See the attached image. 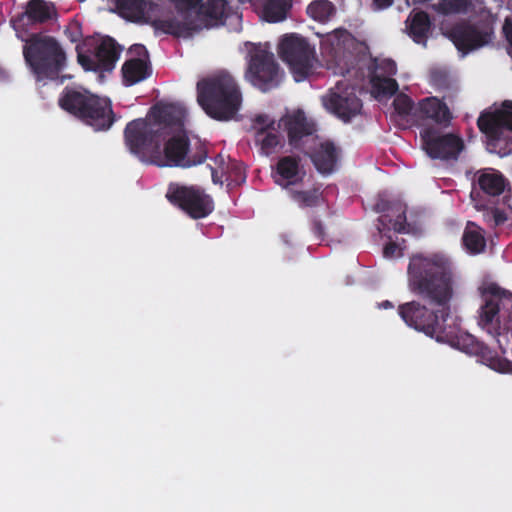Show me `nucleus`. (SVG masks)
<instances>
[{
	"instance_id": "f257e3e1",
	"label": "nucleus",
	"mask_w": 512,
	"mask_h": 512,
	"mask_svg": "<svg viewBox=\"0 0 512 512\" xmlns=\"http://www.w3.org/2000/svg\"><path fill=\"white\" fill-rule=\"evenodd\" d=\"M409 290L437 310L412 300L398 306L404 323L426 336L439 340L451 313L457 289V275L450 259L439 252L415 253L407 267Z\"/></svg>"
},
{
	"instance_id": "f03ea898",
	"label": "nucleus",
	"mask_w": 512,
	"mask_h": 512,
	"mask_svg": "<svg viewBox=\"0 0 512 512\" xmlns=\"http://www.w3.org/2000/svg\"><path fill=\"white\" fill-rule=\"evenodd\" d=\"M131 153L158 167L190 168L205 162L208 150L204 143L197 141L193 145L184 131L170 134L168 137L147 139L143 146H127Z\"/></svg>"
},
{
	"instance_id": "7ed1b4c3",
	"label": "nucleus",
	"mask_w": 512,
	"mask_h": 512,
	"mask_svg": "<svg viewBox=\"0 0 512 512\" xmlns=\"http://www.w3.org/2000/svg\"><path fill=\"white\" fill-rule=\"evenodd\" d=\"M197 102L216 121L235 118L242 105V92L234 77L220 72L197 82Z\"/></svg>"
},
{
	"instance_id": "20e7f679",
	"label": "nucleus",
	"mask_w": 512,
	"mask_h": 512,
	"mask_svg": "<svg viewBox=\"0 0 512 512\" xmlns=\"http://www.w3.org/2000/svg\"><path fill=\"white\" fill-rule=\"evenodd\" d=\"M23 57L38 81L57 80L67 65V55L61 43L44 33L26 36Z\"/></svg>"
},
{
	"instance_id": "39448f33",
	"label": "nucleus",
	"mask_w": 512,
	"mask_h": 512,
	"mask_svg": "<svg viewBox=\"0 0 512 512\" xmlns=\"http://www.w3.org/2000/svg\"><path fill=\"white\" fill-rule=\"evenodd\" d=\"M184 110L172 103L153 105L148 113V118H138L130 121L124 130V138L127 146L136 149L143 146L144 142L155 137H168L172 128L183 126Z\"/></svg>"
},
{
	"instance_id": "423d86ee",
	"label": "nucleus",
	"mask_w": 512,
	"mask_h": 512,
	"mask_svg": "<svg viewBox=\"0 0 512 512\" xmlns=\"http://www.w3.org/2000/svg\"><path fill=\"white\" fill-rule=\"evenodd\" d=\"M508 180L498 171L484 169L478 171L472 182L471 200L476 210L483 211L484 220L498 226L507 220L505 196Z\"/></svg>"
},
{
	"instance_id": "0eeeda50",
	"label": "nucleus",
	"mask_w": 512,
	"mask_h": 512,
	"mask_svg": "<svg viewBox=\"0 0 512 512\" xmlns=\"http://www.w3.org/2000/svg\"><path fill=\"white\" fill-rule=\"evenodd\" d=\"M59 106L95 130H107L115 121L111 101L87 91L65 87L58 99Z\"/></svg>"
},
{
	"instance_id": "6e6552de",
	"label": "nucleus",
	"mask_w": 512,
	"mask_h": 512,
	"mask_svg": "<svg viewBox=\"0 0 512 512\" xmlns=\"http://www.w3.org/2000/svg\"><path fill=\"white\" fill-rule=\"evenodd\" d=\"M479 292V325L493 337L505 336L512 330V293L493 282L483 283Z\"/></svg>"
},
{
	"instance_id": "1a4fd4ad",
	"label": "nucleus",
	"mask_w": 512,
	"mask_h": 512,
	"mask_svg": "<svg viewBox=\"0 0 512 512\" xmlns=\"http://www.w3.org/2000/svg\"><path fill=\"white\" fill-rule=\"evenodd\" d=\"M438 342H446L457 349L480 358L481 362L499 373H511L512 362L499 356L484 342L475 336L459 330L455 325L447 324Z\"/></svg>"
},
{
	"instance_id": "9d476101",
	"label": "nucleus",
	"mask_w": 512,
	"mask_h": 512,
	"mask_svg": "<svg viewBox=\"0 0 512 512\" xmlns=\"http://www.w3.org/2000/svg\"><path fill=\"white\" fill-rule=\"evenodd\" d=\"M278 54L297 82L313 73L316 51L305 37L297 33L285 34L279 41Z\"/></svg>"
},
{
	"instance_id": "9b49d317",
	"label": "nucleus",
	"mask_w": 512,
	"mask_h": 512,
	"mask_svg": "<svg viewBox=\"0 0 512 512\" xmlns=\"http://www.w3.org/2000/svg\"><path fill=\"white\" fill-rule=\"evenodd\" d=\"M245 77L262 92H268L279 85L280 68L267 45L252 44L248 51Z\"/></svg>"
},
{
	"instance_id": "f8f14e48",
	"label": "nucleus",
	"mask_w": 512,
	"mask_h": 512,
	"mask_svg": "<svg viewBox=\"0 0 512 512\" xmlns=\"http://www.w3.org/2000/svg\"><path fill=\"white\" fill-rule=\"evenodd\" d=\"M77 61L86 71L111 72L119 59L121 49L114 39L106 37L98 42L85 38L76 46Z\"/></svg>"
},
{
	"instance_id": "ddd939ff",
	"label": "nucleus",
	"mask_w": 512,
	"mask_h": 512,
	"mask_svg": "<svg viewBox=\"0 0 512 512\" xmlns=\"http://www.w3.org/2000/svg\"><path fill=\"white\" fill-rule=\"evenodd\" d=\"M165 196L170 204L181 209L192 219L205 218L214 210L212 197L199 186L171 182Z\"/></svg>"
},
{
	"instance_id": "4468645a",
	"label": "nucleus",
	"mask_w": 512,
	"mask_h": 512,
	"mask_svg": "<svg viewBox=\"0 0 512 512\" xmlns=\"http://www.w3.org/2000/svg\"><path fill=\"white\" fill-rule=\"evenodd\" d=\"M477 125L489 146L496 147L502 140H512V100H505L493 112L481 113Z\"/></svg>"
},
{
	"instance_id": "2eb2a0df",
	"label": "nucleus",
	"mask_w": 512,
	"mask_h": 512,
	"mask_svg": "<svg viewBox=\"0 0 512 512\" xmlns=\"http://www.w3.org/2000/svg\"><path fill=\"white\" fill-rule=\"evenodd\" d=\"M353 46L354 39L346 30H335L320 42L322 55L337 66L341 73L348 72L355 65L356 56L351 50Z\"/></svg>"
},
{
	"instance_id": "dca6fc26",
	"label": "nucleus",
	"mask_w": 512,
	"mask_h": 512,
	"mask_svg": "<svg viewBox=\"0 0 512 512\" xmlns=\"http://www.w3.org/2000/svg\"><path fill=\"white\" fill-rule=\"evenodd\" d=\"M424 150L432 159L456 160L464 149V141L453 133L442 134L434 128L420 133Z\"/></svg>"
},
{
	"instance_id": "f3484780",
	"label": "nucleus",
	"mask_w": 512,
	"mask_h": 512,
	"mask_svg": "<svg viewBox=\"0 0 512 512\" xmlns=\"http://www.w3.org/2000/svg\"><path fill=\"white\" fill-rule=\"evenodd\" d=\"M57 16L55 7L44 0H29L24 12L10 19V24L19 40L29 36L35 24H43Z\"/></svg>"
},
{
	"instance_id": "a211bd4d",
	"label": "nucleus",
	"mask_w": 512,
	"mask_h": 512,
	"mask_svg": "<svg viewBox=\"0 0 512 512\" xmlns=\"http://www.w3.org/2000/svg\"><path fill=\"white\" fill-rule=\"evenodd\" d=\"M325 107L337 117L347 122L360 113L362 108L361 100L354 92H331L324 98Z\"/></svg>"
},
{
	"instance_id": "6ab92c4d",
	"label": "nucleus",
	"mask_w": 512,
	"mask_h": 512,
	"mask_svg": "<svg viewBox=\"0 0 512 512\" xmlns=\"http://www.w3.org/2000/svg\"><path fill=\"white\" fill-rule=\"evenodd\" d=\"M451 39L459 51L464 53L482 47L488 42V34L469 23H459L450 32Z\"/></svg>"
},
{
	"instance_id": "aec40b11",
	"label": "nucleus",
	"mask_w": 512,
	"mask_h": 512,
	"mask_svg": "<svg viewBox=\"0 0 512 512\" xmlns=\"http://www.w3.org/2000/svg\"><path fill=\"white\" fill-rule=\"evenodd\" d=\"M289 144L302 152H305L304 141L316 132L315 124L309 121L303 112H297L285 122Z\"/></svg>"
},
{
	"instance_id": "412c9836",
	"label": "nucleus",
	"mask_w": 512,
	"mask_h": 512,
	"mask_svg": "<svg viewBox=\"0 0 512 512\" xmlns=\"http://www.w3.org/2000/svg\"><path fill=\"white\" fill-rule=\"evenodd\" d=\"M306 175L300 166V158L296 156H283L276 164L275 182L285 188L302 182Z\"/></svg>"
},
{
	"instance_id": "4be33fe9",
	"label": "nucleus",
	"mask_w": 512,
	"mask_h": 512,
	"mask_svg": "<svg viewBox=\"0 0 512 512\" xmlns=\"http://www.w3.org/2000/svg\"><path fill=\"white\" fill-rule=\"evenodd\" d=\"M309 156L316 170L323 175H328L336 169L339 150L333 142L325 141L320 143Z\"/></svg>"
},
{
	"instance_id": "5701e85b",
	"label": "nucleus",
	"mask_w": 512,
	"mask_h": 512,
	"mask_svg": "<svg viewBox=\"0 0 512 512\" xmlns=\"http://www.w3.org/2000/svg\"><path fill=\"white\" fill-rule=\"evenodd\" d=\"M414 116L431 119L436 123H446L451 119L450 111L445 103L435 97L422 99L415 109Z\"/></svg>"
},
{
	"instance_id": "b1692460",
	"label": "nucleus",
	"mask_w": 512,
	"mask_h": 512,
	"mask_svg": "<svg viewBox=\"0 0 512 512\" xmlns=\"http://www.w3.org/2000/svg\"><path fill=\"white\" fill-rule=\"evenodd\" d=\"M226 8V0H203L196 14L206 27H215L224 24Z\"/></svg>"
},
{
	"instance_id": "393cba45",
	"label": "nucleus",
	"mask_w": 512,
	"mask_h": 512,
	"mask_svg": "<svg viewBox=\"0 0 512 512\" xmlns=\"http://www.w3.org/2000/svg\"><path fill=\"white\" fill-rule=\"evenodd\" d=\"M121 72L123 84L132 86L150 77L152 68L147 59L131 58L124 62Z\"/></svg>"
},
{
	"instance_id": "a878e982",
	"label": "nucleus",
	"mask_w": 512,
	"mask_h": 512,
	"mask_svg": "<svg viewBox=\"0 0 512 512\" xmlns=\"http://www.w3.org/2000/svg\"><path fill=\"white\" fill-rule=\"evenodd\" d=\"M118 14L131 22L148 23V2L146 0H114Z\"/></svg>"
},
{
	"instance_id": "bb28decb",
	"label": "nucleus",
	"mask_w": 512,
	"mask_h": 512,
	"mask_svg": "<svg viewBox=\"0 0 512 512\" xmlns=\"http://www.w3.org/2000/svg\"><path fill=\"white\" fill-rule=\"evenodd\" d=\"M255 144L259 146L262 154L269 156L284 147L285 139L279 131V126L270 129H257Z\"/></svg>"
},
{
	"instance_id": "cd10ccee",
	"label": "nucleus",
	"mask_w": 512,
	"mask_h": 512,
	"mask_svg": "<svg viewBox=\"0 0 512 512\" xmlns=\"http://www.w3.org/2000/svg\"><path fill=\"white\" fill-rule=\"evenodd\" d=\"M409 36L417 44L426 46L431 29V20L427 12L411 13L406 21Z\"/></svg>"
},
{
	"instance_id": "c85d7f7f",
	"label": "nucleus",
	"mask_w": 512,
	"mask_h": 512,
	"mask_svg": "<svg viewBox=\"0 0 512 512\" xmlns=\"http://www.w3.org/2000/svg\"><path fill=\"white\" fill-rule=\"evenodd\" d=\"M292 8V0H264L261 17L269 23L282 22Z\"/></svg>"
},
{
	"instance_id": "c756f323",
	"label": "nucleus",
	"mask_w": 512,
	"mask_h": 512,
	"mask_svg": "<svg viewBox=\"0 0 512 512\" xmlns=\"http://www.w3.org/2000/svg\"><path fill=\"white\" fill-rule=\"evenodd\" d=\"M462 243L471 255L483 252L486 247V241L482 229L474 222L469 221L462 236Z\"/></svg>"
},
{
	"instance_id": "7c9ffc66",
	"label": "nucleus",
	"mask_w": 512,
	"mask_h": 512,
	"mask_svg": "<svg viewBox=\"0 0 512 512\" xmlns=\"http://www.w3.org/2000/svg\"><path fill=\"white\" fill-rule=\"evenodd\" d=\"M395 210L398 212V215L393 220L389 215L383 214L378 218V222L380 226L378 230L380 232H384L386 230H390L391 228L397 233H406L407 232V221H406V209L402 206V204L397 203L394 205Z\"/></svg>"
},
{
	"instance_id": "2f4dec72",
	"label": "nucleus",
	"mask_w": 512,
	"mask_h": 512,
	"mask_svg": "<svg viewBox=\"0 0 512 512\" xmlns=\"http://www.w3.org/2000/svg\"><path fill=\"white\" fill-rule=\"evenodd\" d=\"M372 93L375 97H390L398 91V83L390 77H383L376 73L370 76Z\"/></svg>"
},
{
	"instance_id": "473e14b6",
	"label": "nucleus",
	"mask_w": 512,
	"mask_h": 512,
	"mask_svg": "<svg viewBox=\"0 0 512 512\" xmlns=\"http://www.w3.org/2000/svg\"><path fill=\"white\" fill-rule=\"evenodd\" d=\"M289 194L291 199L301 208L318 206L322 195L320 188H313L309 190L290 189Z\"/></svg>"
},
{
	"instance_id": "72a5a7b5",
	"label": "nucleus",
	"mask_w": 512,
	"mask_h": 512,
	"mask_svg": "<svg viewBox=\"0 0 512 512\" xmlns=\"http://www.w3.org/2000/svg\"><path fill=\"white\" fill-rule=\"evenodd\" d=\"M335 7L329 0H316L307 7V14L319 22H326L334 14Z\"/></svg>"
},
{
	"instance_id": "f704fd0d",
	"label": "nucleus",
	"mask_w": 512,
	"mask_h": 512,
	"mask_svg": "<svg viewBox=\"0 0 512 512\" xmlns=\"http://www.w3.org/2000/svg\"><path fill=\"white\" fill-rule=\"evenodd\" d=\"M470 0H440L436 10L444 15L466 13Z\"/></svg>"
},
{
	"instance_id": "c9c22d12",
	"label": "nucleus",
	"mask_w": 512,
	"mask_h": 512,
	"mask_svg": "<svg viewBox=\"0 0 512 512\" xmlns=\"http://www.w3.org/2000/svg\"><path fill=\"white\" fill-rule=\"evenodd\" d=\"M393 107L397 114L402 118H406L411 115L414 116V112L416 109L414 107V102L412 101V99L408 95L403 93H400L395 97L393 101Z\"/></svg>"
},
{
	"instance_id": "e433bc0d",
	"label": "nucleus",
	"mask_w": 512,
	"mask_h": 512,
	"mask_svg": "<svg viewBox=\"0 0 512 512\" xmlns=\"http://www.w3.org/2000/svg\"><path fill=\"white\" fill-rule=\"evenodd\" d=\"M152 26L156 30H160L165 34L173 35V36H180L183 30V25L173 19H160L155 20L152 22Z\"/></svg>"
},
{
	"instance_id": "4c0bfd02",
	"label": "nucleus",
	"mask_w": 512,
	"mask_h": 512,
	"mask_svg": "<svg viewBox=\"0 0 512 512\" xmlns=\"http://www.w3.org/2000/svg\"><path fill=\"white\" fill-rule=\"evenodd\" d=\"M177 12L186 14L190 12L197 13L199 6L203 0H168Z\"/></svg>"
},
{
	"instance_id": "58836bf2",
	"label": "nucleus",
	"mask_w": 512,
	"mask_h": 512,
	"mask_svg": "<svg viewBox=\"0 0 512 512\" xmlns=\"http://www.w3.org/2000/svg\"><path fill=\"white\" fill-rule=\"evenodd\" d=\"M277 126L276 121L270 118L267 114H258L253 119V128L255 129V132L257 129H270Z\"/></svg>"
},
{
	"instance_id": "ea45409f",
	"label": "nucleus",
	"mask_w": 512,
	"mask_h": 512,
	"mask_svg": "<svg viewBox=\"0 0 512 512\" xmlns=\"http://www.w3.org/2000/svg\"><path fill=\"white\" fill-rule=\"evenodd\" d=\"M65 35L71 42H78L82 37V32L78 25H74L65 30Z\"/></svg>"
},
{
	"instance_id": "a19ab883",
	"label": "nucleus",
	"mask_w": 512,
	"mask_h": 512,
	"mask_svg": "<svg viewBox=\"0 0 512 512\" xmlns=\"http://www.w3.org/2000/svg\"><path fill=\"white\" fill-rule=\"evenodd\" d=\"M312 232L314 233V235L322 240L325 236V231H324V226L321 222V220L317 219V218H314L312 220Z\"/></svg>"
},
{
	"instance_id": "79ce46f5",
	"label": "nucleus",
	"mask_w": 512,
	"mask_h": 512,
	"mask_svg": "<svg viewBox=\"0 0 512 512\" xmlns=\"http://www.w3.org/2000/svg\"><path fill=\"white\" fill-rule=\"evenodd\" d=\"M397 251H400L398 245L395 242L390 241L384 246L383 254L387 258H391L395 256Z\"/></svg>"
},
{
	"instance_id": "37998d69",
	"label": "nucleus",
	"mask_w": 512,
	"mask_h": 512,
	"mask_svg": "<svg viewBox=\"0 0 512 512\" xmlns=\"http://www.w3.org/2000/svg\"><path fill=\"white\" fill-rule=\"evenodd\" d=\"M503 32L508 41L510 47L512 48V21L506 19L503 25Z\"/></svg>"
},
{
	"instance_id": "c03bdc74",
	"label": "nucleus",
	"mask_w": 512,
	"mask_h": 512,
	"mask_svg": "<svg viewBox=\"0 0 512 512\" xmlns=\"http://www.w3.org/2000/svg\"><path fill=\"white\" fill-rule=\"evenodd\" d=\"M392 209H393V207H392L391 203L384 199H379L375 204V210L377 212H385V211H389Z\"/></svg>"
},
{
	"instance_id": "a18cd8bd",
	"label": "nucleus",
	"mask_w": 512,
	"mask_h": 512,
	"mask_svg": "<svg viewBox=\"0 0 512 512\" xmlns=\"http://www.w3.org/2000/svg\"><path fill=\"white\" fill-rule=\"evenodd\" d=\"M393 1L394 0H373L375 6L378 9L388 8L389 6H391L393 4Z\"/></svg>"
},
{
	"instance_id": "49530a36",
	"label": "nucleus",
	"mask_w": 512,
	"mask_h": 512,
	"mask_svg": "<svg viewBox=\"0 0 512 512\" xmlns=\"http://www.w3.org/2000/svg\"><path fill=\"white\" fill-rule=\"evenodd\" d=\"M378 307L381 309H392V308H394V304L389 300H385V301H382L381 303H379Z\"/></svg>"
},
{
	"instance_id": "de8ad7c7",
	"label": "nucleus",
	"mask_w": 512,
	"mask_h": 512,
	"mask_svg": "<svg viewBox=\"0 0 512 512\" xmlns=\"http://www.w3.org/2000/svg\"><path fill=\"white\" fill-rule=\"evenodd\" d=\"M385 65L387 67V71L390 73V74H394L396 72V65L393 61H386L385 62Z\"/></svg>"
},
{
	"instance_id": "09e8293b",
	"label": "nucleus",
	"mask_w": 512,
	"mask_h": 512,
	"mask_svg": "<svg viewBox=\"0 0 512 512\" xmlns=\"http://www.w3.org/2000/svg\"><path fill=\"white\" fill-rule=\"evenodd\" d=\"M211 172H212V179H213V182H215V183H216V182H217V180H216V178H217V172H216V170H215L213 167H211Z\"/></svg>"
},
{
	"instance_id": "8fccbe9b",
	"label": "nucleus",
	"mask_w": 512,
	"mask_h": 512,
	"mask_svg": "<svg viewBox=\"0 0 512 512\" xmlns=\"http://www.w3.org/2000/svg\"><path fill=\"white\" fill-rule=\"evenodd\" d=\"M502 142H504L505 144H509V143H510V144L512 145V140H509V141H504V140H502V141H500V142H499V144H498L499 149H502V146H501V143H502ZM492 147H493L494 149H496V148H497V146H496V147L492 146Z\"/></svg>"
},
{
	"instance_id": "3c124183",
	"label": "nucleus",
	"mask_w": 512,
	"mask_h": 512,
	"mask_svg": "<svg viewBox=\"0 0 512 512\" xmlns=\"http://www.w3.org/2000/svg\"><path fill=\"white\" fill-rule=\"evenodd\" d=\"M497 339V343L499 345V348L502 350V352H505V349H503L502 347V343H501V340H500V337H495Z\"/></svg>"
},
{
	"instance_id": "603ef678",
	"label": "nucleus",
	"mask_w": 512,
	"mask_h": 512,
	"mask_svg": "<svg viewBox=\"0 0 512 512\" xmlns=\"http://www.w3.org/2000/svg\"><path fill=\"white\" fill-rule=\"evenodd\" d=\"M141 48L144 50V53L147 55V50L145 49V47L141 46Z\"/></svg>"
}]
</instances>
